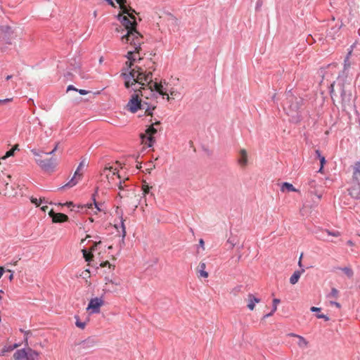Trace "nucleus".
<instances>
[{
	"label": "nucleus",
	"instance_id": "obj_61",
	"mask_svg": "<svg viewBox=\"0 0 360 360\" xmlns=\"http://www.w3.org/2000/svg\"><path fill=\"white\" fill-rule=\"evenodd\" d=\"M347 244H348L349 245H350V246L354 245V243H353L351 240H349L347 241Z\"/></svg>",
	"mask_w": 360,
	"mask_h": 360
},
{
	"label": "nucleus",
	"instance_id": "obj_8",
	"mask_svg": "<svg viewBox=\"0 0 360 360\" xmlns=\"http://www.w3.org/2000/svg\"><path fill=\"white\" fill-rule=\"evenodd\" d=\"M13 357L15 360H37L39 353L30 347H27L17 350Z\"/></svg>",
	"mask_w": 360,
	"mask_h": 360
},
{
	"label": "nucleus",
	"instance_id": "obj_39",
	"mask_svg": "<svg viewBox=\"0 0 360 360\" xmlns=\"http://www.w3.org/2000/svg\"><path fill=\"white\" fill-rule=\"evenodd\" d=\"M281 300L278 298H275L273 300V311H276L277 310V305L280 303Z\"/></svg>",
	"mask_w": 360,
	"mask_h": 360
},
{
	"label": "nucleus",
	"instance_id": "obj_12",
	"mask_svg": "<svg viewBox=\"0 0 360 360\" xmlns=\"http://www.w3.org/2000/svg\"><path fill=\"white\" fill-rule=\"evenodd\" d=\"M141 101L139 99L138 94L132 95L131 98L127 103L128 110L133 113L137 112V110L141 108Z\"/></svg>",
	"mask_w": 360,
	"mask_h": 360
},
{
	"label": "nucleus",
	"instance_id": "obj_2",
	"mask_svg": "<svg viewBox=\"0 0 360 360\" xmlns=\"http://www.w3.org/2000/svg\"><path fill=\"white\" fill-rule=\"evenodd\" d=\"M335 86L340 94L341 99V103L343 108H346L352 105V93L351 89L350 83L347 82L346 77L338 76L337 81L334 82L330 84V94L331 98L335 101V98L338 97L336 94Z\"/></svg>",
	"mask_w": 360,
	"mask_h": 360
},
{
	"label": "nucleus",
	"instance_id": "obj_32",
	"mask_svg": "<svg viewBox=\"0 0 360 360\" xmlns=\"http://www.w3.org/2000/svg\"><path fill=\"white\" fill-rule=\"evenodd\" d=\"M351 53H352V51H350L345 58L344 70H347L350 67V63L349 61V56H350Z\"/></svg>",
	"mask_w": 360,
	"mask_h": 360
},
{
	"label": "nucleus",
	"instance_id": "obj_18",
	"mask_svg": "<svg viewBox=\"0 0 360 360\" xmlns=\"http://www.w3.org/2000/svg\"><path fill=\"white\" fill-rule=\"evenodd\" d=\"M325 233H326L328 236H332L334 237H338L340 236V233L338 231H330L329 230H325V231H321V234L319 236H318L317 238L322 240H327V239L325 238V236H324Z\"/></svg>",
	"mask_w": 360,
	"mask_h": 360
},
{
	"label": "nucleus",
	"instance_id": "obj_10",
	"mask_svg": "<svg viewBox=\"0 0 360 360\" xmlns=\"http://www.w3.org/2000/svg\"><path fill=\"white\" fill-rule=\"evenodd\" d=\"M96 342L92 338H89L83 341L75 344L74 349L80 354L91 352L96 346Z\"/></svg>",
	"mask_w": 360,
	"mask_h": 360
},
{
	"label": "nucleus",
	"instance_id": "obj_13",
	"mask_svg": "<svg viewBox=\"0 0 360 360\" xmlns=\"http://www.w3.org/2000/svg\"><path fill=\"white\" fill-rule=\"evenodd\" d=\"M118 19L127 31L131 30L136 26V22L135 21L130 20L128 17L125 15H119Z\"/></svg>",
	"mask_w": 360,
	"mask_h": 360
},
{
	"label": "nucleus",
	"instance_id": "obj_21",
	"mask_svg": "<svg viewBox=\"0 0 360 360\" xmlns=\"http://www.w3.org/2000/svg\"><path fill=\"white\" fill-rule=\"evenodd\" d=\"M205 269H206V264L203 262H200L199 266H198L199 276L203 277V278L208 277V273L205 271Z\"/></svg>",
	"mask_w": 360,
	"mask_h": 360
},
{
	"label": "nucleus",
	"instance_id": "obj_57",
	"mask_svg": "<svg viewBox=\"0 0 360 360\" xmlns=\"http://www.w3.org/2000/svg\"><path fill=\"white\" fill-rule=\"evenodd\" d=\"M199 245L204 248V240L202 238L199 240Z\"/></svg>",
	"mask_w": 360,
	"mask_h": 360
},
{
	"label": "nucleus",
	"instance_id": "obj_63",
	"mask_svg": "<svg viewBox=\"0 0 360 360\" xmlns=\"http://www.w3.org/2000/svg\"><path fill=\"white\" fill-rule=\"evenodd\" d=\"M302 257V254L301 255V256H300V260H299V262H298V265H299L300 266H302V262H301Z\"/></svg>",
	"mask_w": 360,
	"mask_h": 360
},
{
	"label": "nucleus",
	"instance_id": "obj_1",
	"mask_svg": "<svg viewBox=\"0 0 360 360\" xmlns=\"http://www.w3.org/2000/svg\"><path fill=\"white\" fill-rule=\"evenodd\" d=\"M148 71L144 68H137V70L134 69L129 73L121 74L125 80V87L129 88L137 83L141 86L139 90L141 96L146 98H157L161 95L163 97L167 96V100L169 101V94L164 91L162 84L153 81V71L155 70V68L148 66Z\"/></svg>",
	"mask_w": 360,
	"mask_h": 360
},
{
	"label": "nucleus",
	"instance_id": "obj_22",
	"mask_svg": "<svg viewBox=\"0 0 360 360\" xmlns=\"http://www.w3.org/2000/svg\"><path fill=\"white\" fill-rule=\"evenodd\" d=\"M291 336L297 337L298 338V342L297 345L301 348H305L308 345V342L302 336L295 335L294 333L290 334Z\"/></svg>",
	"mask_w": 360,
	"mask_h": 360
},
{
	"label": "nucleus",
	"instance_id": "obj_42",
	"mask_svg": "<svg viewBox=\"0 0 360 360\" xmlns=\"http://www.w3.org/2000/svg\"><path fill=\"white\" fill-rule=\"evenodd\" d=\"M58 143H57V144L55 146V147L53 148V149L51 151L48 152V153H46V152H44V153L45 155H53V153L57 150V149H58Z\"/></svg>",
	"mask_w": 360,
	"mask_h": 360
},
{
	"label": "nucleus",
	"instance_id": "obj_38",
	"mask_svg": "<svg viewBox=\"0 0 360 360\" xmlns=\"http://www.w3.org/2000/svg\"><path fill=\"white\" fill-rule=\"evenodd\" d=\"M97 192H98V188H96L95 193L92 195L91 198H92V200L94 201V204L95 207H96L97 210L100 211L101 209L98 207V202L96 200V195L97 194Z\"/></svg>",
	"mask_w": 360,
	"mask_h": 360
},
{
	"label": "nucleus",
	"instance_id": "obj_7",
	"mask_svg": "<svg viewBox=\"0 0 360 360\" xmlns=\"http://www.w3.org/2000/svg\"><path fill=\"white\" fill-rule=\"evenodd\" d=\"M140 34L136 30V27L129 30L127 31L126 34L122 37V40L125 42H129L133 44L136 51H139L141 49V42L140 41Z\"/></svg>",
	"mask_w": 360,
	"mask_h": 360
},
{
	"label": "nucleus",
	"instance_id": "obj_46",
	"mask_svg": "<svg viewBox=\"0 0 360 360\" xmlns=\"http://www.w3.org/2000/svg\"><path fill=\"white\" fill-rule=\"evenodd\" d=\"M227 243L230 244V248H233L235 246V245H236L235 240L233 239V238H229L227 240Z\"/></svg>",
	"mask_w": 360,
	"mask_h": 360
},
{
	"label": "nucleus",
	"instance_id": "obj_27",
	"mask_svg": "<svg viewBox=\"0 0 360 360\" xmlns=\"http://www.w3.org/2000/svg\"><path fill=\"white\" fill-rule=\"evenodd\" d=\"M0 32L4 34V37L10 36L12 33L11 28L8 26H0Z\"/></svg>",
	"mask_w": 360,
	"mask_h": 360
},
{
	"label": "nucleus",
	"instance_id": "obj_30",
	"mask_svg": "<svg viewBox=\"0 0 360 360\" xmlns=\"http://www.w3.org/2000/svg\"><path fill=\"white\" fill-rule=\"evenodd\" d=\"M340 269L349 277L352 278L354 275V272L352 269L349 267H343L340 268Z\"/></svg>",
	"mask_w": 360,
	"mask_h": 360
},
{
	"label": "nucleus",
	"instance_id": "obj_59",
	"mask_svg": "<svg viewBox=\"0 0 360 360\" xmlns=\"http://www.w3.org/2000/svg\"><path fill=\"white\" fill-rule=\"evenodd\" d=\"M47 209H48V206H46V205H44V206H42V207H41V210L42 211H44V212H46Z\"/></svg>",
	"mask_w": 360,
	"mask_h": 360
},
{
	"label": "nucleus",
	"instance_id": "obj_40",
	"mask_svg": "<svg viewBox=\"0 0 360 360\" xmlns=\"http://www.w3.org/2000/svg\"><path fill=\"white\" fill-rule=\"evenodd\" d=\"M20 331H21L22 333H24V335H25V345H28V344H27V338H28V335H31V334H32V333H31L30 330H22V329H20Z\"/></svg>",
	"mask_w": 360,
	"mask_h": 360
},
{
	"label": "nucleus",
	"instance_id": "obj_19",
	"mask_svg": "<svg viewBox=\"0 0 360 360\" xmlns=\"http://www.w3.org/2000/svg\"><path fill=\"white\" fill-rule=\"evenodd\" d=\"M11 179L10 175H5L4 174H0V189L6 188L9 184L8 180Z\"/></svg>",
	"mask_w": 360,
	"mask_h": 360
},
{
	"label": "nucleus",
	"instance_id": "obj_55",
	"mask_svg": "<svg viewBox=\"0 0 360 360\" xmlns=\"http://www.w3.org/2000/svg\"><path fill=\"white\" fill-rule=\"evenodd\" d=\"M108 282L112 283V284H115L116 285H120V281H113L112 280H108Z\"/></svg>",
	"mask_w": 360,
	"mask_h": 360
},
{
	"label": "nucleus",
	"instance_id": "obj_52",
	"mask_svg": "<svg viewBox=\"0 0 360 360\" xmlns=\"http://www.w3.org/2000/svg\"><path fill=\"white\" fill-rule=\"evenodd\" d=\"M158 84H162V86H163L164 91L167 93V91L166 88L164 87V85L167 84V82H166V81L165 79L164 80H161L160 82H158Z\"/></svg>",
	"mask_w": 360,
	"mask_h": 360
},
{
	"label": "nucleus",
	"instance_id": "obj_31",
	"mask_svg": "<svg viewBox=\"0 0 360 360\" xmlns=\"http://www.w3.org/2000/svg\"><path fill=\"white\" fill-rule=\"evenodd\" d=\"M338 294H339L338 290L336 288H333L331 289L330 292L327 295V297L328 298H331V297L337 298L338 296Z\"/></svg>",
	"mask_w": 360,
	"mask_h": 360
},
{
	"label": "nucleus",
	"instance_id": "obj_47",
	"mask_svg": "<svg viewBox=\"0 0 360 360\" xmlns=\"http://www.w3.org/2000/svg\"><path fill=\"white\" fill-rule=\"evenodd\" d=\"M241 288L242 286L241 285H238L236 286V288H234L232 290V292L236 295L237 294V292H238L239 291H240L241 290Z\"/></svg>",
	"mask_w": 360,
	"mask_h": 360
},
{
	"label": "nucleus",
	"instance_id": "obj_45",
	"mask_svg": "<svg viewBox=\"0 0 360 360\" xmlns=\"http://www.w3.org/2000/svg\"><path fill=\"white\" fill-rule=\"evenodd\" d=\"M121 226H122V236L123 237L125 236V234H126V231H125V226H124V219L122 218H121Z\"/></svg>",
	"mask_w": 360,
	"mask_h": 360
},
{
	"label": "nucleus",
	"instance_id": "obj_5",
	"mask_svg": "<svg viewBox=\"0 0 360 360\" xmlns=\"http://www.w3.org/2000/svg\"><path fill=\"white\" fill-rule=\"evenodd\" d=\"M31 153L35 157V162L37 165L44 172H53L56 167L58 162L56 158H51L49 159H42L44 151H39L37 149H32Z\"/></svg>",
	"mask_w": 360,
	"mask_h": 360
},
{
	"label": "nucleus",
	"instance_id": "obj_6",
	"mask_svg": "<svg viewBox=\"0 0 360 360\" xmlns=\"http://www.w3.org/2000/svg\"><path fill=\"white\" fill-rule=\"evenodd\" d=\"M160 122H155L146 129L145 134H141L140 135L142 143L149 148L152 147L155 143V138L153 136L158 132V129L155 128V126L160 125Z\"/></svg>",
	"mask_w": 360,
	"mask_h": 360
},
{
	"label": "nucleus",
	"instance_id": "obj_41",
	"mask_svg": "<svg viewBox=\"0 0 360 360\" xmlns=\"http://www.w3.org/2000/svg\"><path fill=\"white\" fill-rule=\"evenodd\" d=\"M30 201L32 202V203L34 204L37 207H39L41 203H39V199L38 200L37 198H34L33 196H32L30 198Z\"/></svg>",
	"mask_w": 360,
	"mask_h": 360
},
{
	"label": "nucleus",
	"instance_id": "obj_60",
	"mask_svg": "<svg viewBox=\"0 0 360 360\" xmlns=\"http://www.w3.org/2000/svg\"><path fill=\"white\" fill-rule=\"evenodd\" d=\"M110 5L115 6L114 2L112 0H105Z\"/></svg>",
	"mask_w": 360,
	"mask_h": 360
},
{
	"label": "nucleus",
	"instance_id": "obj_48",
	"mask_svg": "<svg viewBox=\"0 0 360 360\" xmlns=\"http://www.w3.org/2000/svg\"><path fill=\"white\" fill-rule=\"evenodd\" d=\"M330 304L331 305H334V306H335V307H338V308H340V307H341V306H340V304L339 302H335V301H332V300H330Z\"/></svg>",
	"mask_w": 360,
	"mask_h": 360
},
{
	"label": "nucleus",
	"instance_id": "obj_53",
	"mask_svg": "<svg viewBox=\"0 0 360 360\" xmlns=\"http://www.w3.org/2000/svg\"><path fill=\"white\" fill-rule=\"evenodd\" d=\"M262 1L260 0H258L256 4V10H259L260 7L262 6Z\"/></svg>",
	"mask_w": 360,
	"mask_h": 360
},
{
	"label": "nucleus",
	"instance_id": "obj_64",
	"mask_svg": "<svg viewBox=\"0 0 360 360\" xmlns=\"http://www.w3.org/2000/svg\"><path fill=\"white\" fill-rule=\"evenodd\" d=\"M12 149H14V151L16 150H19L18 145L14 146V147Z\"/></svg>",
	"mask_w": 360,
	"mask_h": 360
},
{
	"label": "nucleus",
	"instance_id": "obj_20",
	"mask_svg": "<svg viewBox=\"0 0 360 360\" xmlns=\"http://www.w3.org/2000/svg\"><path fill=\"white\" fill-rule=\"evenodd\" d=\"M304 271V269H302L301 271H295L293 274L290 278V283L292 285H295L297 283L301 274Z\"/></svg>",
	"mask_w": 360,
	"mask_h": 360
},
{
	"label": "nucleus",
	"instance_id": "obj_54",
	"mask_svg": "<svg viewBox=\"0 0 360 360\" xmlns=\"http://www.w3.org/2000/svg\"><path fill=\"white\" fill-rule=\"evenodd\" d=\"M39 203H49V202L45 199V198H40Z\"/></svg>",
	"mask_w": 360,
	"mask_h": 360
},
{
	"label": "nucleus",
	"instance_id": "obj_3",
	"mask_svg": "<svg viewBox=\"0 0 360 360\" xmlns=\"http://www.w3.org/2000/svg\"><path fill=\"white\" fill-rule=\"evenodd\" d=\"M285 96L286 103L284 110L290 117V122L299 123L302 119L300 108L303 105V99L300 97H296L292 94V89L288 90L285 93Z\"/></svg>",
	"mask_w": 360,
	"mask_h": 360
},
{
	"label": "nucleus",
	"instance_id": "obj_14",
	"mask_svg": "<svg viewBox=\"0 0 360 360\" xmlns=\"http://www.w3.org/2000/svg\"><path fill=\"white\" fill-rule=\"evenodd\" d=\"M49 216L55 223L65 222L68 220V217L63 213H55L53 210L49 212Z\"/></svg>",
	"mask_w": 360,
	"mask_h": 360
},
{
	"label": "nucleus",
	"instance_id": "obj_15",
	"mask_svg": "<svg viewBox=\"0 0 360 360\" xmlns=\"http://www.w3.org/2000/svg\"><path fill=\"white\" fill-rule=\"evenodd\" d=\"M115 1L120 5V6L124 13L128 14L129 15V17L134 19V17L132 15V14L134 13H135V11L133 10L131 8H128L125 5V4L127 3V0H115Z\"/></svg>",
	"mask_w": 360,
	"mask_h": 360
},
{
	"label": "nucleus",
	"instance_id": "obj_16",
	"mask_svg": "<svg viewBox=\"0 0 360 360\" xmlns=\"http://www.w3.org/2000/svg\"><path fill=\"white\" fill-rule=\"evenodd\" d=\"M238 162L241 167H245L248 165V153L246 150H240Z\"/></svg>",
	"mask_w": 360,
	"mask_h": 360
},
{
	"label": "nucleus",
	"instance_id": "obj_34",
	"mask_svg": "<svg viewBox=\"0 0 360 360\" xmlns=\"http://www.w3.org/2000/svg\"><path fill=\"white\" fill-rule=\"evenodd\" d=\"M152 187L149 186L148 185L143 184L142 187L143 190V195H146L147 194H150V190ZM150 195H153V193H150Z\"/></svg>",
	"mask_w": 360,
	"mask_h": 360
},
{
	"label": "nucleus",
	"instance_id": "obj_37",
	"mask_svg": "<svg viewBox=\"0 0 360 360\" xmlns=\"http://www.w3.org/2000/svg\"><path fill=\"white\" fill-rule=\"evenodd\" d=\"M13 154H14V149H11L8 151H7L6 153V154L3 157H1L0 159L5 160L11 156H13Z\"/></svg>",
	"mask_w": 360,
	"mask_h": 360
},
{
	"label": "nucleus",
	"instance_id": "obj_51",
	"mask_svg": "<svg viewBox=\"0 0 360 360\" xmlns=\"http://www.w3.org/2000/svg\"><path fill=\"white\" fill-rule=\"evenodd\" d=\"M73 90V91H77V89H76L73 85H69L67 88V91Z\"/></svg>",
	"mask_w": 360,
	"mask_h": 360
},
{
	"label": "nucleus",
	"instance_id": "obj_50",
	"mask_svg": "<svg viewBox=\"0 0 360 360\" xmlns=\"http://www.w3.org/2000/svg\"><path fill=\"white\" fill-rule=\"evenodd\" d=\"M310 310L312 312H316V311H321V308L316 307H311Z\"/></svg>",
	"mask_w": 360,
	"mask_h": 360
},
{
	"label": "nucleus",
	"instance_id": "obj_44",
	"mask_svg": "<svg viewBox=\"0 0 360 360\" xmlns=\"http://www.w3.org/2000/svg\"><path fill=\"white\" fill-rule=\"evenodd\" d=\"M319 160H320V162H321V168L319 169V172H321L322 170V168L323 167L324 164L326 163V159L323 156V157H321L319 158Z\"/></svg>",
	"mask_w": 360,
	"mask_h": 360
},
{
	"label": "nucleus",
	"instance_id": "obj_23",
	"mask_svg": "<svg viewBox=\"0 0 360 360\" xmlns=\"http://www.w3.org/2000/svg\"><path fill=\"white\" fill-rule=\"evenodd\" d=\"M281 191H284L286 190L288 192H296L297 190L293 186V185L288 182L283 183L281 188Z\"/></svg>",
	"mask_w": 360,
	"mask_h": 360
},
{
	"label": "nucleus",
	"instance_id": "obj_9",
	"mask_svg": "<svg viewBox=\"0 0 360 360\" xmlns=\"http://www.w3.org/2000/svg\"><path fill=\"white\" fill-rule=\"evenodd\" d=\"M353 169V178L356 181L357 186L350 190L349 194L354 198L360 200V160L355 162Z\"/></svg>",
	"mask_w": 360,
	"mask_h": 360
},
{
	"label": "nucleus",
	"instance_id": "obj_4",
	"mask_svg": "<svg viewBox=\"0 0 360 360\" xmlns=\"http://www.w3.org/2000/svg\"><path fill=\"white\" fill-rule=\"evenodd\" d=\"M117 172V168H114L112 166H105L102 174L105 175L108 180V188L112 189L117 186L120 191L118 193L119 196L124 198L127 196V191H125L127 186L124 184L125 181H122L120 180V176Z\"/></svg>",
	"mask_w": 360,
	"mask_h": 360
},
{
	"label": "nucleus",
	"instance_id": "obj_26",
	"mask_svg": "<svg viewBox=\"0 0 360 360\" xmlns=\"http://www.w3.org/2000/svg\"><path fill=\"white\" fill-rule=\"evenodd\" d=\"M134 65V63L131 61H127L125 63V67L124 68V70L125 72H123L122 73H129L130 71L133 70L134 69L137 70V68H141L140 66L136 65L135 68H132V66Z\"/></svg>",
	"mask_w": 360,
	"mask_h": 360
},
{
	"label": "nucleus",
	"instance_id": "obj_33",
	"mask_svg": "<svg viewBox=\"0 0 360 360\" xmlns=\"http://www.w3.org/2000/svg\"><path fill=\"white\" fill-rule=\"evenodd\" d=\"M75 318L76 319V322H75V325L81 328V329H84L85 328V326H86V323L85 322H82L79 321V319L77 316H75Z\"/></svg>",
	"mask_w": 360,
	"mask_h": 360
},
{
	"label": "nucleus",
	"instance_id": "obj_28",
	"mask_svg": "<svg viewBox=\"0 0 360 360\" xmlns=\"http://www.w3.org/2000/svg\"><path fill=\"white\" fill-rule=\"evenodd\" d=\"M77 176H75V175L72 177V179L66 184H65L64 186H63L62 187L60 188V189L61 188H64L65 187H73L74 186H75L78 181L77 180Z\"/></svg>",
	"mask_w": 360,
	"mask_h": 360
},
{
	"label": "nucleus",
	"instance_id": "obj_62",
	"mask_svg": "<svg viewBox=\"0 0 360 360\" xmlns=\"http://www.w3.org/2000/svg\"><path fill=\"white\" fill-rule=\"evenodd\" d=\"M65 205L68 206V207H71L73 205V203L72 202H66Z\"/></svg>",
	"mask_w": 360,
	"mask_h": 360
},
{
	"label": "nucleus",
	"instance_id": "obj_17",
	"mask_svg": "<svg viewBox=\"0 0 360 360\" xmlns=\"http://www.w3.org/2000/svg\"><path fill=\"white\" fill-rule=\"evenodd\" d=\"M260 302V299L255 297L252 294L248 295V308L252 311L255 309V304Z\"/></svg>",
	"mask_w": 360,
	"mask_h": 360
},
{
	"label": "nucleus",
	"instance_id": "obj_35",
	"mask_svg": "<svg viewBox=\"0 0 360 360\" xmlns=\"http://www.w3.org/2000/svg\"><path fill=\"white\" fill-rule=\"evenodd\" d=\"M71 65L73 67L72 70L75 71V72L79 73V68H80V62H76L75 60V63H71Z\"/></svg>",
	"mask_w": 360,
	"mask_h": 360
},
{
	"label": "nucleus",
	"instance_id": "obj_11",
	"mask_svg": "<svg viewBox=\"0 0 360 360\" xmlns=\"http://www.w3.org/2000/svg\"><path fill=\"white\" fill-rule=\"evenodd\" d=\"M104 301L102 297H95L90 300L87 310H90L91 314H98L100 312V308L103 304Z\"/></svg>",
	"mask_w": 360,
	"mask_h": 360
},
{
	"label": "nucleus",
	"instance_id": "obj_49",
	"mask_svg": "<svg viewBox=\"0 0 360 360\" xmlns=\"http://www.w3.org/2000/svg\"><path fill=\"white\" fill-rule=\"evenodd\" d=\"M77 91H78L79 94L80 95H82V96L86 95V94H88V91L86 90H84V89H77Z\"/></svg>",
	"mask_w": 360,
	"mask_h": 360
},
{
	"label": "nucleus",
	"instance_id": "obj_25",
	"mask_svg": "<svg viewBox=\"0 0 360 360\" xmlns=\"http://www.w3.org/2000/svg\"><path fill=\"white\" fill-rule=\"evenodd\" d=\"M87 165V162H86V160L85 158H84L83 160H81V162H79L76 171L75 172V176H78L79 179L81 178L82 176V174L79 173V171L85 166Z\"/></svg>",
	"mask_w": 360,
	"mask_h": 360
},
{
	"label": "nucleus",
	"instance_id": "obj_36",
	"mask_svg": "<svg viewBox=\"0 0 360 360\" xmlns=\"http://www.w3.org/2000/svg\"><path fill=\"white\" fill-rule=\"evenodd\" d=\"M82 252L86 261L89 262L93 257V255L90 252H88L86 250H83Z\"/></svg>",
	"mask_w": 360,
	"mask_h": 360
},
{
	"label": "nucleus",
	"instance_id": "obj_29",
	"mask_svg": "<svg viewBox=\"0 0 360 360\" xmlns=\"http://www.w3.org/2000/svg\"><path fill=\"white\" fill-rule=\"evenodd\" d=\"M139 53V51H136L135 49L134 51H128L127 54L126 55V58L128 59V61L134 63L136 60V58H135V53Z\"/></svg>",
	"mask_w": 360,
	"mask_h": 360
},
{
	"label": "nucleus",
	"instance_id": "obj_56",
	"mask_svg": "<svg viewBox=\"0 0 360 360\" xmlns=\"http://www.w3.org/2000/svg\"><path fill=\"white\" fill-rule=\"evenodd\" d=\"M8 271H9L11 273L8 276V279L10 281H11L13 278V273L11 270H8Z\"/></svg>",
	"mask_w": 360,
	"mask_h": 360
},
{
	"label": "nucleus",
	"instance_id": "obj_43",
	"mask_svg": "<svg viewBox=\"0 0 360 360\" xmlns=\"http://www.w3.org/2000/svg\"><path fill=\"white\" fill-rule=\"evenodd\" d=\"M316 317L318 319H324L325 321H328L329 320V317L327 316V315H325V314H319L316 315Z\"/></svg>",
	"mask_w": 360,
	"mask_h": 360
},
{
	"label": "nucleus",
	"instance_id": "obj_24",
	"mask_svg": "<svg viewBox=\"0 0 360 360\" xmlns=\"http://www.w3.org/2000/svg\"><path fill=\"white\" fill-rule=\"evenodd\" d=\"M141 108L140 110H144L146 113H147L148 115H152V111L154 110V107H151L148 103L146 102H141Z\"/></svg>",
	"mask_w": 360,
	"mask_h": 360
},
{
	"label": "nucleus",
	"instance_id": "obj_58",
	"mask_svg": "<svg viewBox=\"0 0 360 360\" xmlns=\"http://www.w3.org/2000/svg\"><path fill=\"white\" fill-rule=\"evenodd\" d=\"M316 155H317V157H318L319 158H320L321 157H323V156L321 155V152H320V150H316Z\"/></svg>",
	"mask_w": 360,
	"mask_h": 360
}]
</instances>
